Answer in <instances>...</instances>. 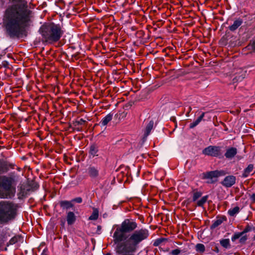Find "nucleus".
<instances>
[{
	"mask_svg": "<svg viewBox=\"0 0 255 255\" xmlns=\"http://www.w3.org/2000/svg\"><path fill=\"white\" fill-rule=\"evenodd\" d=\"M246 72L243 70L240 69L238 74L233 79V83L242 81L245 77Z\"/></svg>",
	"mask_w": 255,
	"mask_h": 255,
	"instance_id": "a211bd4d",
	"label": "nucleus"
},
{
	"mask_svg": "<svg viewBox=\"0 0 255 255\" xmlns=\"http://www.w3.org/2000/svg\"><path fill=\"white\" fill-rule=\"evenodd\" d=\"M221 245L224 248L228 249L231 247L230 241L229 239H222L220 240Z\"/></svg>",
	"mask_w": 255,
	"mask_h": 255,
	"instance_id": "a878e982",
	"label": "nucleus"
},
{
	"mask_svg": "<svg viewBox=\"0 0 255 255\" xmlns=\"http://www.w3.org/2000/svg\"><path fill=\"white\" fill-rule=\"evenodd\" d=\"M226 174L224 170H214L204 173V178L212 179L213 178H218L225 175Z\"/></svg>",
	"mask_w": 255,
	"mask_h": 255,
	"instance_id": "9d476101",
	"label": "nucleus"
},
{
	"mask_svg": "<svg viewBox=\"0 0 255 255\" xmlns=\"http://www.w3.org/2000/svg\"><path fill=\"white\" fill-rule=\"evenodd\" d=\"M253 240H254V241H255V236L253 237Z\"/></svg>",
	"mask_w": 255,
	"mask_h": 255,
	"instance_id": "c03bdc74",
	"label": "nucleus"
},
{
	"mask_svg": "<svg viewBox=\"0 0 255 255\" xmlns=\"http://www.w3.org/2000/svg\"><path fill=\"white\" fill-rule=\"evenodd\" d=\"M255 173L254 165L253 164H250L244 169L242 174V177L246 178L249 176L253 175Z\"/></svg>",
	"mask_w": 255,
	"mask_h": 255,
	"instance_id": "f8f14e48",
	"label": "nucleus"
},
{
	"mask_svg": "<svg viewBox=\"0 0 255 255\" xmlns=\"http://www.w3.org/2000/svg\"><path fill=\"white\" fill-rule=\"evenodd\" d=\"M191 110H192V108H191V107H189V112H190V111H191Z\"/></svg>",
	"mask_w": 255,
	"mask_h": 255,
	"instance_id": "37998d69",
	"label": "nucleus"
},
{
	"mask_svg": "<svg viewBox=\"0 0 255 255\" xmlns=\"http://www.w3.org/2000/svg\"><path fill=\"white\" fill-rule=\"evenodd\" d=\"M237 153V149L236 147H229L225 153V157L228 159L233 158Z\"/></svg>",
	"mask_w": 255,
	"mask_h": 255,
	"instance_id": "dca6fc26",
	"label": "nucleus"
},
{
	"mask_svg": "<svg viewBox=\"0 0 255 255\" xmlns=\"http://www.w3.org/2000/svg\"><path fill=\"white\" fill-rule=\"evenodd\" d=\"M183 252L179 249H176L172 250L169 253V255H182Z\"/></svg>",
	"mask_w": 255,
	"mask_h": 255,
	"instance_id": "7c9ffc66",
	"label": "nucleus"
},
{
	"mask_svg": "<svg viewBox=\"0 0 255 255\" xmlns=\"http://www.w3.org/2000/svg\"><path fill=\"white\" fill-rule=\"evenodd\" d=\"M105 255H112L111 253H108L105 254Z\"/></svg>",
	"mask_w": 255,
	"mask_h": 255,
	"instance_id": "79ce46f5",
	"label": "nucleus"
},
{
	"mask_svg": "<svg viewBox=\"0 0 255 255\" xmlns=\"http://www.w3.org/2000/svg\"><path fill=\"white\" fill-rule=\"evenodd\" d=\"M88 174L91 178L95 179L99 176V171L97 168L91 166L88 169Z\"/></svg>",
	"mask_w": 255,
	"mask_h": 255,
	"instance_id": "4468645a",
	"label": "nucleus"
},
{
	"mask_svg": "<svg viewBox=\"0 0 255 255\" xmlns=\"http://www.w3.org/2000/svg\"><path fill=\"white\" fill-rule=\"evenodd\" d=\"M17 205L13 202H0V223H5L14 218Z\"/></svg>",
	"mask_w": 255,
	"mask_h": 255,
	"instance_id": "39448f33",
	"label": "nucleus"
},
{
	"mask_svg": "<svg viewBox=\"0 0 255 255\" xmlns=\"http://www.w3.org/2000/svg\"><path fill=\"white\" fill-rule=\"evenodd\" d=\"M98 148L96 145L93 144L91 145L89 150V154L90 157H94L96 156H98Z\"/></svg>",
	"mask_w": 255,
	"mask_h": 255,
	"instance_id": "5701e85b",
	"label": "nucleus"
},
{
	"mask_svg": "<svg viewBox=\"0 0 255 255\" xmlns=\"http://www.w3.org/2000/svg\"><path fill=\"white\" fill-rule=\"evenodd\" d=\"M38 187L39 186L36 183H33V186L32 187H31L30 185L28 184H20L18 187V198L19 199H22L25 198L30 191H34L38 189Z\"/></svg>",
	"mask_w": 255,
	"mask_h": 255,
	"instance_id": "423d86ee",
	"label": "nucleus"
},
{
	"mask_svg": "<svg viewBox=\"0 0 255 255\" xmlns=\"http://www.w3.org/2000/svg\"><path fill=\"white\" fill-rule=\"evenodd\" d=\"M60 207L63 209H70L73 207V205L72 203V201H69L66 200L61 201L59 202Z\"/></svg>",
	"mask_w": 255,
	"mask_h": 255,
	"instance_id": "aec40b11",
	"label": "nucleus"
},
{
	"mask_svg": "<svg viewBox=\"0 0 255 255\" xmlns=\"http://www.w3.org/2000/svg\"><path fill=\"white\" fill-rule=\"evenodd\" d=\"M20 239H21L20 236H19L18 235L15 236L13 237H12L9 241L8 244L9 245H13V244H15L16 243L18 242V241H19L20 240Z\"/></svg>",
	"mask_w": 255,
	"mask_h": 255,
	"instance_id": "c85d7f7f",
	"label": "nucleus"
},
{
	"mask_svg": "<svg viewBox=\"0 0 255 255\" xmlns=\"http://www.w3.org/2000/svg\"><path fill=\"white\" fill-rule=\"evenodd\" d=\"M243 23L242 19L239 18L236 19L233 22V24L229 26L228 28L231 31H235L237 30Z\"/></svg>",
	"mask_w": 255,
	"mask_h": 255,
	"instance_id": "2eb2a0df",
	"label": "nucleus"
},
{
	"mask_svg": "<svg viewBox=\"0 0 255 255\" xmlns=\"http://www.w3.org/2000/svg\"><path fill=\"white\" fill-rule=\"evenodd\" d=\"M133 253H121V254H116L117 255H133Z\"/></svg>",
	"mask_w": 255,
	"mask_h": 255,
	"instance_id": "58836bf2",
	"label": "nucleus"
},
{
	"mask_svg": "<svg viewBox=\"0 0 255 255\" xmlns=\"http://www.w3.org/2000/svg\"><path fill=\"white\" fill-rule=\"evenodd\" d=\"M120 227L126 233H129L137 228V224L133 221L126 219L122 222Z\"/></svg>",
	"mask_w": 255,
	"mask_h": 255,
	"instance_id": "6e6552de",
	"label": "nucleus"
},
{
	"mask_svg": "<svg viewBox=\"0 0 255 255\" xmlns=\"http://www.w3.org/2000/svg\"><path fill=\"white\" fill-rule=\"evenodd\" d=\"M167 240L164 238H160L157 240H156L155 242L154 243L153 245L154 246H157L160 244H161L164 241H166Z\"/></svg>",
	"mask_w": 255,
	"mask_h": 255,
	"instance_id": "72a5a7b5",
	"label": "nucleus"
},
{
	"mask_svg": "<svg viewBox=\"0 0 255 255\" xmlns=\"http://www.w3.org/2000/svg\"><path fill=\"white\" fill-rule=\"evenodd\" d=\"M113 119V114H109L105 116L100 122V124L103 126H106Z\"/></svg>",
	"mask_w": 255,
	"mask_h": 255,
	"instance_id": "412c9836",
	"label": "nucleus"
},
{
	"mask_svg": "<svg viewBox=\"0 0 255 255\" xmlns=\"http://www.w3.org/2000/svg\"><path fill=\"white\" fill-rule=\"evenodd\" d=\"M85 122H86V121L83 119H80V120L76 122L77 125H82L84 124L85 123Z\"/></svg>",
	"mask_w": 255,
	"mask_h": 255,
	"instance_id": "e433bc0d",
	"label": "nucleus"
},
{
	"mask_svg": "<svg viewBox=\"0 0 255 255\" xmlns=\"http://www.w3.org/2000/svg\"><path fill=\"white\" fill-rule=\"evenodd\" d=\"M31 15V11L28 8L26 2L13 4L5 10L3 22L10 37H18L25 33L30 22Z\"/></svg>",
	"mask_w": 255,
	"mask_h": 255,
	"instance_id": "f257e3e1",
	"label": "nucleus"
},
{
	"mask_svg": "<svg viewBox=\"0 0 255 255\" xmlns=\"http://www.w3.org/2000/svg\"><path fill=\"white\" fill-rule=\"evenodd\" d=\"M251 230L252 227L248 225L242 232L235 233L234 235L232 237V241L233 242H235L236 240L239 239L241 236L251 231Z\"/></svg>",
	"mask_w": 255,
	"mask_h": 255,
	"instance_id": "ddd939ff",
	"label": "nucleus"
},
{
	"mask_svg": "<svg viewBox=\"0 0 255 255\" xmlns=\"http://www.w3.org/2000/svg\"><path fill=\"white\" fill-rule=\"evenodd\" d=\"M236 181V177L234 175H228L225 177L221 183L227 188H229L234 185Z\"/></svg>",
	"mask_w": 255,
	"mask_h": 255,
	"instance_id": "9b49d317",
	"label": "nucleus"
},
{
	"mask_svg": "<svg viewBox=\"0 0 255 255\" xmlns=\"http://www.w3.org/2000/svg\"><path fill=\"white\" fill-rule=\"evenodd\" d=\"M240 211V209L238 206H236L233 208L229 209L228 211V214L232 217L235 216L238 214Z\"/></svg>",
	"mask_w": 255,
	"mask_h": 255,
	"instance_id": "393cba45",
	"label": "nucleus"
},
{
	"mask_svg": "<svg viewBox=\"0 0 255 255\" xmlns=\"http://www.w3.org/2000/svg\"><path fill=\"white\" fill-rule=\"evenodd\" d=\"M72 202H75L78 203H81L82 202V199L81 197H77L73 199Z\"/></svg>",
	"mask_w": 255,
	"mask_h": 255,
	"instance_id": "c9c22d12",
	"label": "nucleus"
},
{
	"mask_svg": "<svg viewBox=\"0 0 255 255\" xmlns=\"http://www.w3.org/2000/svg\"><path fill=\"white\" fill-rule=\"evenodd\" d=\"M226 220V218L225 217H218L217 219L214 221L211 226V229H214L220 225H221L223 222Z\"/></svg>",
	"mask_w": 255,
	"mask_h": 255,
	"instance_id": "6ab92c4d",
	"label": "nucleus"
},
{
	"mask_svg": "<svg viewBox=\"0 0 255 255\" xmlns=\"http://www.w3.org/2000/svg\"><path fill=\"white\" fill-rule=\"evenodd\" d=\"M16 180L13 176H0V198H12L16 192Z\"/></svg>",
	"mask_w": 255,
	"mask_h": 255,
	"instance_id": "20e7f679",
	"label": "nucleus"
},
{
	"mask_svg": "<svg viewBox=\"0 0 255 255\" xmlns=\"http://www.w3.org/2000/svg\"><path fill=\"white\" fill-rule=\"evenodd\" d=\"M196 251L197 252L203 253L205 250V246L202 244H198L195 247Z\"/></svg>",
	"mask_w": 255,
	"mask_h": 255,
	"instance_id": "cd10ccee",
	"label": "nucleus"
},
{
	"mask_svg": "<svg viewBox=\"0 0 255 255\" xmlns=\"http://www.w3.org/2000/svg\"><path fill=\"white\" fill-rule=\"evenodd\" d=\"M76 220V217L73 212L70 211L67 213L66 220L68 225H73L75 222Z\"/></svg>",
	"mask_w": 255,
	"mask_h": 255,
	"instance_id": "f3484780",
	"label": "nucleus"
},
{
	"mask_svg": "<svg viewBox=\"0 0 255 255\" xmlns=\"http://www.w3.org/2000/svg\"><path fill=\"white\" fill-rule=\"evenodd\" d=\"M153 122L152 121H150L147 125L144 131V135L145 136H148L150 133V131L153 127Z\"/></svg>",
	"mask_w": 255,
	"mask_h": 255,
	"instance_id": "b1692460",
	"label": "nucleus"
},
{
	"mask_svg": "<svg viewBox=\"0 0 255 255\" xmlns=\"http://www.w3.org/2000/svg\"><path fill=\"white\" fill-rule=\"evenodd\" d=\"M208 196H205L201 198L200 200L197 201V204L198 206H202L207 201Z\"/></svg>",
	"mask_w": 255,
	"mask_h": 255,
	"instance_id": "c756f323",
	"label": "nucleus"
},
{
	"mask_svg": "<svg viewBox=\"0 0 255 255\" xmlns=\"http://www.w3.org/2000/svg\"><path fill=\"white\" fill-rule=\"evenodd\" d=\"M99 217V210L97 208H93L92 215L89 217V220H96Z\"/></svg>",
	"mask_w": 255,
	"mask_h": 255,
	"instance_id": "bb28decb",
	"label": "nucleus"
},
{
	"mask_svg": "<svg viewBox=\"0 0 255 255\" xmlns=\"http://www.w3.org/2000/svg\"><path fill=\"white\" fill-rule=\"evenodd\" d=\"M203 154L213 157H218L221 154V147L218 146L210 145L204 148Z\"/></svg>",
	"mask_w": 255,
	"mask_h": 255,
	"instance_id": "0eeeda50",
	"label": "nucleus"
},
{
	"mask_svg": "<svg viewBox=\"0 0 255 255\" xmlns=\"http://www.w3.org/2000/svg\"><path fill=\"white\" fill-rule=\"evenodd\" d=\"M14 166L13 163L0 160V174L7 172L10 169H14Z\"/></svg>",
	"mask_w": 255,
	"mask_h": 255,
	"instance_id": "1a4fd4ad",
	"label": "nucleus"
},
{
	"mask_svg": "<svg viewBox=\"0 0 255 255\" xmlns=\"http://www.w3.org/2000/svg\"><path fill=\"white\" fill-rule=\"evenodd\" d=\"M41 255H48V251L47 249H44L43 250Z\"/></svg>",
	"mask_w": 255,
	"mask_h": 255,
	"instance_id": "4c0bfd02",
	"label": "nucleus"
},
{
	"mask_svg": "<svg viewBox=\"0 0 255 255\" xmlns=\"http://www.w3.org/2000/svg\"><path fill=\"white\" fill-rule=\"evenodd\" d=\"M202 195V193L199 191H194L193 195V201H196L199 198H200Z\"/></svg>",
	"mask_w": 255,
	"mask_h": 255,
	"instance_id": "473e14b6",
	"label": "nucleus"
},
{
	"mask_svg": "<svg viewBox=\"0 0 255 255\" xmlns=\"http://www.w3.org/2000/svg\"><path fill=\"white\" fill-rule=\"evenodd\" d=\"M248 239V236L246 235H243L240 237V243L245 244Z\"/></svg>",
	"mask_w": 255,
	"mask_h": 255,
	"instance_id": "f704fd0d",
	"label": "nucleus"
},
{
	"mask_svg": "<svg viewBox=\"0 0 255 255\" xmlns=\"http://www.w3.org/2000/svg\"><path fill=\"white\" fill-rule=\"evenodd\" d=\"M247 48L249 50L255 52V39L250 43V44L247 46Z\"/></svg>",
	"mask_w": 255,
	"mask_h": 255,
	"instance_id": "2f4dec72",
	"label": "nucleus"
},
{
	"mask_svg": "<svg viewBox=\"0 0 255 255\" xmlns=\"http://www.w3.org/2000/svg\"><path fill=\"white\" fill-rule=\"evenodd\" d=\"M39 31L45 41L50 43L58 41L63 34L61 26L53 22L43 24Z\"/></svg>",
	"mask_w": 255,
	"mask_h": 255,
	"instance_id": "7ed1b4c3",
	"label": "nucleus"
},
{
	"mask_svg": "<svg viewBox=\"0 0 255 255\" xmlns=\"http://www.w3.org/2000/svg\"><path fill=\"white\" fill-rule=\"evenodd\" d=\"M97 229H98V231H100L101 229H102L101 226H98Z\"/></svg>",
	"mask_w": 255,
	"mask_h": 255,
	"instance_id": "ea45409f",
	"label": "nucleus"
},
{
	"mask_svg": "<svg viewBox=\"0 0 255 255\" xmlns=\"http://www.w3.org/2000/svg\"><path fill=\"white\" fill-rule=\"evenodd\" d=\"M126 232L120 227L116 228L113 235V242L116 245L115 251L116 254L134 253L137 250L138 245L146 240L149 231L146 229H141L134 231L126 239Z\"/></svg>",
	"mask_w": 255,
	"mask_h": 255,
	"instance_id": "f03ea898",
	"label": "nucleus"
},
{
	"mask_svg": "<svg viewBox=\"0 0 255 255\" xmlns=\"http://www.w3.org/2000/svg\"><path fill=\"white\" fill-rule=\"evenodd\" d=\"M64 225H65V221H61V225L64 227Z\"/></svg>",
	"mask_w": 255,
	"mask_h": 255,
	"instance_id": "a19ab883",
	"label": "nucleus"
},
{
	"mask_svg": "<svg viewBox=\"0 0 255 255\" xmlns=\"http://www.w3.org/2000/svg\"><path fill=\"white\" fill-rule=\"evenodd\" d=\"M59 1H62L63 0H58Z\"/></svg>",
	"mask_w": 255,
	"mask_h": 255,
	"instance_id": "a18cd8bd",
	"label": "nucleus"
},
{
	"mask_svg": "<svg viewBox=\"0 0 255 255\" xmlns=\"http://www.w3.org/2000/svg\"><path fill=\"white\" fill-rule=\"evenodd\" d=\"M205 115V113H202V114L198 117V118L193 122V123H191L189 125V128H193L196 126H197L203 120V118L204 117Z\"/></svg>",
	"mask_w": 255,
	"mask_h": 255,
	"instance_id": "4be33fe9",
	"label": "nucleus"
}]
</instances>
